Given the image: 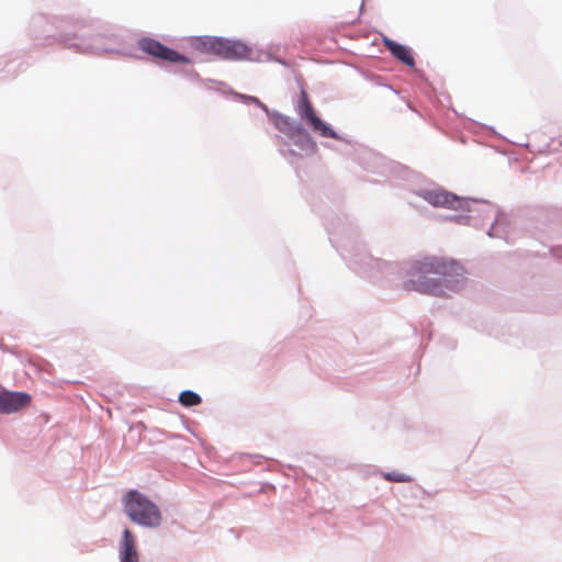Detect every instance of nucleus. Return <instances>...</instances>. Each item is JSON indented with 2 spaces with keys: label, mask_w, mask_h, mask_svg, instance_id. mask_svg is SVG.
Here are the masks:
<instances>
[{
  "label": "nucleus",
  "mask_w": 562,
  "mask_h": 562,
  "mask_svg": "<svg viewBox=\"0 0 562 562\" xmlns=\"http://www.w3.org/2000/svg\"><path fill=\"white\" fill-rule=\"evenodd\" d=\"M464 273V268L453 259L426 257L409 269L405 289L424 294L445 295L446 290L458 289Z\"/></svg>",
  "instance_id": "f257e3e1"
},
{
  "label": "nucleus",
  "mask_w": 562,
  "mask_h": 562,
  "mask_svg": "<svg viewBox=\"0 0 562 562\" xmlns=\"http://www.w3.org/2000/svg\"><path fill=\"white\" fill-rule=\"evenodd\" d=\"M123 506L133 522L149 528L160 525L161 515L158 507L139 492H127L123 498Z\"/></svg>",
  "instance_id": "f03ea898"
},
{
  "label": "nucleus",
  "mask_w": 562,
  "mask_h": 562,
  "mask_svg": "<svg viewBox=\"0 0 562 562\" xmlns=\"http://www.w3.org/2000/svg\"><path fill=\"white\" fill-rule=\"evenodd\" d=\"M138 47L142 52L150 55L151 57L168 61L172 64H189L190 59L172 48L161 44L159 41L144 37L138 42Z\"/></svg>",
  "instance_id": "7ed1b4c3"
},
{
  "label": "nucleus",
  "mask_w": 562,
  "mask_h": 562,
  "mask_svg": "<svg viewBox=\"0 0 562 562\" xmlns=\"http://www.w3.org/2000/svg\"><path fill=\"white\" fill-rule=\"evenodd\" d=\"M299 114L305 120L314 132L319 133L321 136L327 138H337V134L334 130L327 126L315 113L313 105L308 99V95L305 91L301 92L300 104H299Z\"/></svg>",
  "instance_id": "20e7f679"
},
{
  "label": "nucleus",
  "mask_w": 562,
  "mask_h": 562,
  "mask_svg": "<svg viewBox=\"0 0 562 562\" xmlns=\"http://www.w3.org/2000/svg\"><path fill=\"white\" fill-rule=\"evenodd\" d=\"M216 49L214 55L231 60L246 59L250 55V49L248 46L240 42L217 38L215 42Z\"/></svg>",
  "instance_id": "39448f33"
},
{
  "label": "nucleus",
  "mask_w": 562,
  "mask_h": 562,
  "mask_svg": "<svg viewBox=\"0 0 562 562\" xmlns=\"http://www.w3.org/2000/svg\"><path fill=\"white\" fill-rule=\"evenodd\" d=\"M32 397L25 392H0V413L11 414L26 408L31 404Z\"/></svg>",
  "instance_id": "423d86ee"
},
{
  "label": "nucleus",
  "mask_w": 562,
  "mask_h": 562,
  "mask_svg": "<svg viewBox=\"0 0 562 562\" xmlns=\"http://www.w3.org/2000/svg\"><path fill=\"white\" fill-rule=\"evenodd\" d=\"M424 199L436 207L462 209L463 201L443 190H431L424 193Z\"/></svg>",
  "instance_id": "0eeeda50"
},
{
  "label": "nucleus",
  "mask_w": 562,
  "mask_h": 562,
  "mask_svg": "<svg viewBox=\"0 0 562 562\" xmlns=\"http://www.w3.org/2000/svg\"><path fill=\"white\" fill-rule=\"evenodd\" d=\"M120 562H139L136 540L128 528L124 529L120 543Z\"/></svg>",
  "instance_id": "6e6552de"
},
{
  "label": "nucleus",
  "mask_w": 562,
  "mask_h": 562,
  "mask_svg": "<svg viewBox=\"0 0 562 562\" xmlns=\"http://www.w3.org/2000/svg\"><path fill=\"white\" fill-rule=\"evenodd\" d=\"M383 43L396 59L401 60L403 64L409 67H413L415 65L414 57L408 47L398 44L387 37L383 38Z\"/></svg>",
  "instance_id": "1a4fd4ad"
},
{
  "label": "nucleus",
  "mask_w": 562,
  "mask_h": 562,
  "mask_svg": "<svg viewBox=\"0 0 562 562\" xmlns=\"http://www.w3.org/2000/svg\"><path fill=\"white\" fill-rule=\"evenodd\" d=\"M215 42H217V37H199L195 40L194 46L204 53L214 54L216 49Z\"/></svg>",
  "instance_id": "9d476101"
},
{
  "label": "nucleus",
  "mask_w": 562,
  "mask_h": 562,
  "mask_svg": "<svg viewBox=\"0 0 562 562\" xmlns=\"http://www.w3.org/2000/svg\"><path fill=\"white\" fill-rule=\"evenodd\" d=\"M201 397L200 395H198L196 393H194L193 391H183L180 393L179 395V402L183 405V406H195V405H199L201 403Z\"/></svg>",
  "instance_id": "9b49d317"
},
{
  "label": "nucleus",
  "mask_w": 562,
  "mask_h": 562,
  "mask_svg": "<svg viewBox=\"0 0 562 562\" xmlns=\"http://www.w3.org/2000/svg\"><path fill=\"white\" fill-rule=\"evenodd\" d=\"M384 479L389 482H411L412 477L405 473L400 472H387L384 475Z\"/></svg>",
  "instance_id": "f8f14e48"
}]
</instances>
